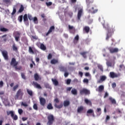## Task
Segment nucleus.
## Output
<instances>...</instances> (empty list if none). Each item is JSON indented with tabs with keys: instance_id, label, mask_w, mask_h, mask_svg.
Listing matches in <instances>:
<instances>
[{
	"instance_id": "39",
	"label": "nucleus",
	"mask_w": 125,
	"mask_h": 125,
	"mask_svg": "<svg viewBox=\"0 0 125 125\" xmlns=\"http://www.w3.org/2000/svg\"><path fill=\"white\" fill-rule=\"evenodd\" d=\"M71 93L74 95H76V94H77V90L76 89H73L71 91Z\"/></svg>"
},
{
	"instance_id": "36",
	"label": "nucleus",
	"mask_w": 125,
	"mask_h": 125,
	"mask_svg": "<svg viewBox=\"0 0 125 125\" xmlns=\"http://www.w3.org/2000/svg\"><path fill=\"white\" fill-rule=\"evenodd\" d=\"M59 69H60V71H61V72H65V71H66V68H65L63 66H60L59 67Z\"/></svg>"
},
{
	"instance_id": "58",
	"label": "nucleus",
	"mask_w": 125,
	"mask_h": 125,
	"mask_svg": "<svg viewBox=\"0 0 125 125\" xmlns=\"http://www.w3.org/2000/svg\"><path fill=\"white\" fill-rule=\"evenodd\" d=\"M21 78L23 79V80H26V77H25V75L24 74V73H21Z\"/></svg>"
},
{
	"instance_id": "30",
	"label": "nucleus",
	"mask_w": 125,
	"mask_h": 125,
	"mask_svg": "<svg viewBox=\"0 0 125 125\" xmlns=\"http://www.w3.org/2000/svg\"><path fill=\"white\" fill-rule=\"evenodd\" d=\"M84 101L86 104H87V105H91V102H90V101L88 100L87 99H85Z\"/></svg>"
},
{
	"instance_id": "45",
	"label": "nucleus",
	"mask_w": 125,
	"mask_h": 125,
	"mask_svg": "<svg viewBox=\"0 0 125 125\" xmlns=\"http://www.w3.org/2000/svg\"><path fill=\"white\" fill-rule=\"evenodd\" d=\"M45 4L47 5V6H50V5H52V2H46Z\"/></svg>"
},
{
	"instance_id": "14",
	"label": "nucleus",
	"mask_w": 125,
	"mask_h": 125,
	"mask_svg": "<svg viewBox=\"0 0 125 125\" xmlns=\"http://www.w3.org/2000/svg\"><path fill=\"white\" fill-rule=\"evenodd\" d=\"M33 85H34L35 87H36V88H38L39 89H41V88H42L41 85L39 84L37 82H33Z\"/></svg>"
},
{
	"instance_id": "61",
	"label": "nucleus",
	"mask_w": 125,
	"mask_h": 125,
	"mask_svg": "<svg viewBox=\"0 0 125 125\" xmlns=\"http://www.w3.org/2000/svg\"><path fill=\"white\" fill-rule=\"evenodd\" d=\"M22 120L23 122H25V121H27V120H28V117H22Z\"/></svg>"
},
{
	"instance_id": "27",
	"label": "nucleus",
	"mask_w": 125,
	"mask_h": 125,
	"mask_svg": "<svg viewBox=\"0 0 125 125\" xmlns=\"http://www.w3.org/2000/svg\"><path fill=\"white\" fill-rule=\"evenodd\" d=\"M40 48L42 50H45V49H46V47H45V46H44L43 43H41L40 45Z\"/></svg>"
},
{
	"instance_id": "13",
	"label": "nucleus",
	"mask_w": 125,
	"mask_h": 125,
	"mask_svg": "<svg viewBox=\"0 0 125 125\" xmlns=\"http://www.w3.org/2000/svg\"><path fill=\"white\" fill-rule=\"evenodd\" d=\"M40 104L42 106H44L45 104V99L43 98H40Z\"/></svg>"
},
{
	"instance_id": "47",
	"label": "nucleus",
	"mask_w": 125,
	"mask_h": 125,
	"mask_svg": "<svg viewBox=\"0 0 125 125\" xmlns=\"http://www.w3.org/2000/svg\"><path fill=\"white\" fill-rule=\"evenodd\" d=\"M120 71H122V70H125V65H124L123 64H121L120 65Z\"/></svg>"
},
{
	"instance_id": "54",
	"label": "nucleus",
	"mask_w": 125,
	"mask_h": 125,
	"mask_svg": "<svg viewBox=\"0 0 125 125\" xmlns=\"http://www.w3.org/2000/svg\"><path fill=\"white\" fill-rule=\"evenodd\" d=\"M85 77H89V78H91V75H90V74L89 73L87 72L85 74Z\"/></svg>"
},
{
	"instance_id": "9",
	"label": "nucleus",
	"mask_w": 125,
	"mask_h": 125,
	"mask_svg": "<svg viewBox=\"0 0 125 125\" xmlns=\"http://www.w3.org/2000/svg\"><path fill=\"white\" fill-rule=\"evenodd\" d=\"M2 54L5 60H8V55L7 51L4 50L2 51Z\"/></svg>"
},
{
	"instance_id": "52",
	"label": "nucleus",
	"mask_w": 125,
	"mask_h": 125,
	"mask_svg": "<svg viewBox=\"0 0 125 125\" xmlns=\"http://www.w3.org/2000/svg\"><path fill=\"white\" fill-rule=\"evenodd\" d=\"M66 84H70L71 83V79H67L66 81Z\"/></svg>"
},
{
	"instance_id": "59",
	"label": "nucleus",
	"mask_w": 125,
	"mask_h": 125,
	"mask_svg": "<svg viewBox=\"0 0 125 125\" xmlns=\"http://www.w3.org/2000/svg\"><path fill=\"white\" fill-rule=\"evenodd\" d=\"M97 112L99 113V115H100L101 114V108H97Z\"/></svg>"
},
{
	"instance_id": "22",
	"label": "nucleus",
	"mask_w": 125,
	"mask_h": 125,
	"mask_svg": "<svg viewBox=\"0 0 125 125\" xmlns=\"http://www.w3.org/2000/svg\"><path fill=\"white\" fill-rule=\"evenodd\" d=\"M54 106L55 107H56V108H57L58 109H60L62 107H63V104H61L60 105H57V104H55Z\"/></svg>"
},
{
	"instance_id": "6",
	"label": "nucleus",
	"mask_w": 125,
	"mask_h": 125,
	"mask_svg": "<svg viewBox=\"0 0 125 125\" xmlns=\"http://www.w3.org/2000/svg\"><path fill=\"white\" fill-rule=\"evenodd\" d=\"M2 102L4 104L5 106H9L10 105V103L8 101L7 99V97L3 96L2 98Z\"/></svg>"
},
{
	"instance_id": "15",
	"label": "nucleus",
	"mask_w": 125,
	"mask_h": 125,
	"mask_svg": "<svg viewBox=\"0 0 125 125\" xmlns=\"http://www.w3.org/2000/svg\"><path fill=\"white\" fill-rule=\"evenodd\" d=\"M7 115L8 116H9V115H10L11 118H12V117H13V116H14L15 115V112L13 111H7Z\"/></svg>"
},
{
	"instance_id": "53",
	"label": "nucleus",
	"mask_w": 125,
	"mask_h": 125,
	"mask_svg": "<svg viewBox=\"0 0 125 125\" xmlns=\"http://www.w3.org/2000/svg\"><path fill=\"white\" fill-rule=\"evenodd\" d=\"M18 20L20 21V22H22V20H23V17L22 16L19 17Z\"/></svg>"
},
{
	"instance_id": "34",
	"label": "nucleus",
	"mask_w": 125,
	"mask_h": 125,
	"mask_svg": "<svg viewBox=\"0 0 125 125\" xmlns=\"http://www.w3.org/2000/svg\"><path fill=\"white\" fill-rule=\"evenodd\" d=\"M97 66H98V68L100 69V70H101V71H102V72H103V66H102V65L98 64Z\"/></svg>"
},
{
	"instance_id": "12",
	"label": "nucleus",
	"mask_w": 125,
	"mask_h": 125,
	"mask_svg": "<svg viewBox=\"0 0 125 125\" xmlns=\"http://www.w3.org/2000/svg\"><path fill=\"white\" fill-rule=\"evenodd\" d=\"M109 77L111 79H114V78H118V75L114 72H111L109 73Z\"/></svg>"
},
{
	"instance_id": "26",
	"label": "nucleus",
	"mask_w": 125,
	"mask_h": 125,
	"mask_svg": "<svg viewBox=\"0 0 125 125\" xmlns=\"http://www.w3.org/2000/svg\"><path fill=\"white\" fill-rule=\"evenodd\" d=\"M106 65L108 67H113L114 66V64H112V63L109 62L108 60H106Z\"/></svg>"
},
{
	"instance_id": "42",
	"label": "nucleus",
	"mask_w": 125,
	"mask_h": 125,
	"mask_svg": "<svg viewBox=\"0 0 125 125\" xmlns=\"http://www.w3.org/2000/svg\"><path fill=\"white\" fill-rule=\"evenodd\" d=\"M0 31L1 32H7V31H8V29L3 27L0 28Z\"/></svg>"
},
{
	"instance_id": "46",
	"label": "nucleus",
	"mask_w": 125,
	"mask_h": 125,
	"mask_svg": "<svg viewBox=\"0 0 125 125\" xmlns=\"http://www.w3.org/2000/svg\"><path fill=\"white\" fill-rule=\"evenodd\" d=\"M33 21L35 24H38V19L37 17H34L33 19Z\"/></svg>"
},
{
	"instance_id": "4",
	"label": "nucleus",
	"mask_w": 125,
	"mask_h": 125,
	"mask_svg": "<svg viewBox=\"0 0 125 125\" xmlns=\"http://www.w3.org/2000/svg\"><path fill=\"white\" fill-rule=\"evenodd\" d=\"M22 97H23V92H22L21 89H19L17 93L15 99L21 100V99H22Z\"/></svg>"
},
{
	"instance_id": "32",
	"label": "nucleus",
	"mask_w": 125,
	"mask_h": 125,
	"mask_svg": "<svg viewBox=\"0 0 125 125\" xmlns=\"http://www.w3.org/2000/svg\"><path fill=\"white\" fill-rule=\"evenodd\" d=\"M83 106H80V107H79L78 108V113H81L82 111H83Z\"/></svg>"
},
{
	"instance_id": "28",
	"label": "nucleus",
	"mask_w": 125,
	"mask_h": 125,
	"mask_svg": "<svg viewBox=\"0 0 125 125\" xmlns=\"http://www.w3.org/2000/svg\"><path fill=\"white\" fill-rule=\"evenodd\" d=\"M109 100L112 104H116V100H115V99H113V98L110 97H109Z\"/></svg>"
},
{
	"instance_id": "50",
	"label": "nucleus",
	"mask_w": 125,
	"mask_h": 125,
	"mask_svg": "<svg viewBox=\"0 0 125 125\" xmlns=\"http://www.w3.org/2000/svg\"><path fill=\"white\" fill-rule=\"evenodd\" d=\"M21 105L24 107H28V104L26 103L22 102Z\"/></svg>"
},
{
	"instance_id": "31",
	"label": "nucleus",
	"mask_w": 125,
	"mask_h": 125,
	"mask_svg": "<svg viewBox=\"0 0 125 125\" xmlns=\"http://www.w3.org/2000/svg\"><path fill=\"white\" fill-rule=\"evenodd\" d=\"M84 101L86 104H87V105H91V102H90V101L88 100L87 99H85Z\"/></svg>"
},
{
	"instance_id": "17",
	"label": "nucleus",
	"mask_w": 125,
	"mask_h": 125,
	"mask_svg": "<svg viewBox=\"0 0 125 125\" xmlns=\"http://www.w3.org/2000/svg\"><path fill=\"white\" fill-rule=\"evenodd\" d=\"M54 29H55V27H54V26H51L49 31L46 33V36H48V35H49V34H50V33H51L52 32V31H53V30H54Z\"/></svg>"
},
{
	"instance_id": "64",
	"label": "nucleus",
	"mask_w": 125,
	"mask_h": 125,
	"mask_svg": "<svg viewBox=\"0 0 125 125\" xmlns=\"http://www.w3.org/2000/svg\"><path fill=\"white\" fill-rule=\"evenodd\" d=\"M108 95H109V94H108L107 92H105L104 96V98H106V97H107Z\"/></svg>"
},
{
	"instance_id": "2",
	"label": "nucleus",
	"mask_w": 125,
	"mask_h": 125,
	"mask_svg": "<svg viewBox=\"0 0 125 125\" xmlns=\"http://www.w3.org/2000/svg\"><path fill=\"white\" fill-rule=\"evenodd\" d=\"M18 11V13H22V11H24V6L22 4H21V6L19 4H16V5L13 6V12L11 13L12 15H14L15 13H16V9H19Z\"/></svg>"
},
{
	"instance_id": "51",
	"label": "nucleus",
	"mask_w": 125,
	"mask_h": 125,
	"mask_svg": "<svg viewBox=\"0 0 125 125\" xmlns=\"http://www.w3.org/2000/svg\"><path fill=\"white\" fill-rule=\"evenodd\" d=\"M87 114H92L93 113V110L92 109H89L87 112Z\"/></svg>"
},
{
	"instance_id": "40",
	"label": "nucleus",
	"mask_w": 125,
	"mask_h": 125,
	"mask_svg": "<svg viewBox=\"0 0 125 125\" xmlns=\"http://www.w3.org/2000/svg\"><path fill=\"white\" fill-rule=\"evenodd\" d=\"M12 118H13V119L14 120V121H17V120H18V116H17V115L15 114L13 115V117H12Z\"/></svg>"
},
{
	"instance_id": "21",
	"label": "nucleus",
	"mask_w": 125,
	"mask_h": 125,
	"mask_svg": "<svg viewBox=\"0 0 125 125\" xmlns=\"http://www.w3.org/2000/svg\"><path fill=\"white\" fill-rule=\"evenodd\" d=\"M52 82L55 86H57L58 84V81L56 79H52Z\"/></svg>"
},
{
	"instance_id": "10",
	"label": "nucleus",
	"mask_w": 125,
	"mask_h": 125,
	"mask_svg": "<svg viewBox=\"0 0 125 125\" xmlns=\"http://www.w3.org/2000/svg\"><path fill=\"white\" fill-rule=\"evenodd\" d=\"M68 29H69V32L71 34H75V32H76V29H75V27H74V26L69 25Z\"/></svg>"
},
{
	"instance_id": "43",
	"label": "nucleus",
	"mask_w": 125,
	"mask_h": 125,
	"mask_svg": "<svg viewBox=\"0 0 125 125\" xmlns=\"http://www.w3.org/2000/svg\"><path fill=\"white\" fill-rule=\"evenodd\" d=\"M12 48L14 51H17V47L15 45V44L13 45Z\"/></svg>"
},
{
	"instance_id": "37",
	"label": "nucleus",
	"mask_w": 125,
	"mask_h": 125,
	"mask_svg": "<svg viewBox=\"0 0 125 125\" xmlns=\"http://www.w3.org/2000/svg\"><path fill=\"white\" fill-rule=\"evenodd\" d=\"M27 93H28V94L30 95V96H32V95H33V91L32 90L27 89Z\"/></svg>"
},
{
	"instance_id": "7",
	"label": "nucleus",
	"mask_w": 125,
	"mask_h": 125,
	"mask_svg": "<svg viewBox=\"0 0 125 125\" xmlns=\"http://www.w3.org/2000/svg\"><path fill=\"white\" fill-rule=\"evenodd\" d=\"M106 79H107V77H106V76H104V75L101 76H100V80H99L97 81V83H103V82H104Z\"/></svg>"
},
{
	"instance_id": "8",
	"label": "nucleus",
	"mask_w": 125,
	"mask_h": 125,
	"mask_svg": "<svg viewBox=\"0 0 125 125\" xmlns=\"http://www.w3.org/2000/svg\"><path fill=\"white\" fill-rule=\"evenodd\" d=\"M80 93L81 94H89L90 93V91L87 89L83 88L80 91Z\"/></svg>"
},
{
	"instance_id": "35",
	"label": "nucleus",
	"mask_w": 125,
	"mask_h": 125,
	"mask_svg": "<svg viewBox=\"0 0 125 125\" xmlns=\"http://www.w3.org/2000/svg\"><path fill=\"white\" fill-rule=\"evenodd\" d=\"M28 51L29 53H31V54H34V51L33 50V49L32 48V47H31V46L29 47Z\"/></svg>"
},
{
	"instance_id": "48",
	"label": "nucleus",
	"mask_w": 125,
	"mask_h": 125,
	"mask_svg": "<svg viewBox=\"0 0 125 125\" xmlns=\"http://www.w3.org/2000/svg\"><path fill=\"white\" fill-rule=\"evenodd\" d=\"M81 54L83 56V57H84V58H86V56L85 55V54H86V52H84L83 53H81Z\"/></svg>"
},
{
	"instance_id": "49",
	"label": "nucleus",
	"mask_w": 125,
	"mask_h": 125,
	"mask_svg": "<svg viewBox=\"0 0 125 125\" xmlns=\"http://www.w3.org/2000/svg\"><path fill=\"white\" fill-rule=\"evenodd\" d=\"M18 113L20 115H22L23 113V110L22 109H19Z\"/></svg>"
},
{
	"instance_id": "3",
	"label": "nucleus",
	"mask_w": 125,
	"mask_h": 125,
	"mask_svg": "<svg viewBox=\"0 0 125 125\" xmlns=\"http://www.w3.org/2000/svg\"><path fill=\"white\" fill-rule=\"evenodd\" d=\"M11 66H12L13 67H15L16 70H21V67L19 66V67H17V65H18V62H16V60L15 58H12L11 62Z\"/></svg>"
},
{
	"instance_id": "60",
	"label": "nucleus",
	"mask_w": 125,
	"mask_h": 125,
	"mask_svg": "<svg viewBox=\"0 0 125 125\" xmlns=\"http://www.w3.org/2000/svg\"><path fill=\"white\" fill-rule=\"evenodd\" d=\"M116 83H113L112 84V87H113V88H115V87H116Z\"/></svg>"
},
{
	"instance_id": "33",
	"label": "nucleus",
	"mask_w": 125,
	"mask_h": 125,
	"mask_svg": "<svg viewBox=\"0 0 125 125\" xmlns=\"http://www.w3.org/2000/svg\"><path fill=\"white\" fill-rule=\"evenodd\" d=\"M58 62V61L57 60L53 59L51 61V64H56Z\"/></svg>"
},
{
	"instance_id": "1",
	"label": "nucleus",
	"mask_w": 125,
	"mask_h": 125,
	"mask_svg": "<svg viewBox=\"0 0 125 125\" xmlns=\"http://www.w3.org/2000/svg\"><path fill=\"white\" fill-rule=\"evenodd\" d=\"M99 21L102 24L104 28L107 31L106 40L108 41V40H109V38H110V37L112 36V35H113V32L115 31V25H112L111 27H110L109 26V24L108 23L105 24L104 17L102 16L99 18Z\"/></svg>"
},
{
	"instance_id": "24",
	"label": "nucleus",
	"mask_w": 125,
	"mask_h": 125,
	"mask_svg": "<svg viewBox=\"0 0 125 125\" xmlns=\"http://www.w3.org/2000/svg\"><path fill=\"white\" fill-rule=\"evenodd\" d=\"M47 108L48 109V110H52V109H53V107L52 106V105L51 103H49L47 105Z\"/></svg>"
},
{
	"instance_id": "44",
	"label": "nucleus",
	"mask_w": 125,
	"mask_h": 125,
	"mask_svg": "<svg viewBox=\"0 0 125 125\" xmlns=\"http://www.w3.org/2000/svg\"><path fill=\"white\" fill-rule=\"evenodd\" d=\"M33 109L36 110V111L38 110V105L37 104H34L33 105Z\"/></svg>"
},
{
	"instance_id": "19",
	"label": "nucleus",
	"mask_w": 125,
	"mask_h": 125,
	"mask_svg": "<svg viewBox=\"0 0 125 125\" xmlns=\"http://www.w3.org/2000/svg\"><path fill=\"white\" fill-rule=\"evenodd\" d=\"M83 14V9H79L77 16H82Z\"/></svg>"
},
{
	"instance_id": "56",
	"label": "nucleus",
	"mask_w": 125,
	"mask_h": 125,
	"mask_svg": "<svg viewBox=\"0 0 125 125\" xmlns=\"http://www.w3.org/2000/svg\"><path fill=\"white\" fill-rule=\"evenodd\" d=\"M23 20H24V22H26V21H28V17L24 16L23 17Z\"/></svg>"
},
{
	"instance_id": "57",
	"label": "nucleus",
	"mask_w": 125,
	"mask_h": 125,
	"mask_svg": "<svg viewBox=\"0 0 125 125\" xmlns=\"http://www.w3.org/2000/svg\"><path fill=\"white\" fill-rule=\"evenodd\" d=\"M17 88H18V84L16 85L15 86H14L13 87V90L14 91H15V90H16V89H17Z\"/></svg>"
},
{
	"instance_id": "18",
	"label": "nucleus",
	"mask_w": 125,
	"mask_h": 125,
	"mask_svg": "<svg viewBox=\"0 0 125 125\" xmlns=\"http://www.w3.org/2000/svg\"><path fill=\"white\" fill-rule=\"evenodd\" d=\"M15 39L16 41V42H18L19 40V38L20 37V34H19V32H17L15 33Z\"/></svg>"
},
{
	"instance_id": "11",
	"label": "nucleus",
	"mask_w": 125,
	"mask_h": 125,
	"mask_svg": "<svg viewBox=\"0 0 125 125\" xmlns=\"http://www.w3.org/2000/svg\"><path fill=\"white\" fill-rule=\"evenodd\" d=\"M109 50L110 53H115L116 52H119V49L117 48H109Z\"/></svg>"
},
{
	"instance_id": "23",
	"label": "nucleus",
	"mask_w": 125,
	"mask_h": 125,
	"mask_svg": "<svg viewBox=\"0 0 125 125\" xmlns=\"http://www.w3.org/2000/svg\"><path fill=\"white\" fill-rule=\"evenodd\" d=\"M70 104V102L69 101H65L63 103V105L64 107H67Z\"/></svg>"
},
{
	"instance_id": "62",
	"label": "nucleus",
	"mask_w": 125,
	"mask_h": 125,
	"mask_svg": "<svg viewBox=\"0 0 125 125\" xmlns=\"http://www.w3.org/2000/svg\"><path fill=\"white\" fill-rule=\"evenodd\" d=\"M64 76L65 78H67L69 76V73L68 72H65Z\"/></svg>"
},
{
	"instance_id": "29",
	"label": "nucleus",
	"mask_w": 125,
	"mask_h": 125,
	"mask_svg": "<svg viewBox=\"0 0 125 125\" xmlns=\"http://www.w3.org/2000/svg\"><path fill=\"white\" fill-rule=\"evenodd\" d=\"M78 41H79V35H77L74 40V43H77L78 42Z\"/></svg>"
},
{
	"instance_id": "55",
	"label": "nucleus",
	"mask_w": 125,
	"mask_h": 125,
	"mask_svg": "<svg viewBox=\"0 0 125 125\" xmlns=\"http://www.w3.org/2000/svg\"><path fill=\"white\" fill-rule=\"evenodd\" d=\"M83 82L86 83H88V79H84L83 80Z\"/></svg>"
},
{
	"instance_id": "41",
	"label": "nucleus",
	"mask_w": 125,
	"mask_h": 125,
	"mask_svg": "<svg viewBox=\"0 0 125 125\" xmlns=\"http://www.w3.org/2000/svg\"><path fill=\"white\" fill-rule=\"evenodd\" d=\"M1 40H3L4 42H6V35H5L1 37Z\"/></svg>"
},
{
	"instance_id": "16",
	"label": "nucleus",
	"mask_w": 125,
	"mask_h": 125,
	"mask_svg": "<svg viewBox=\"0 0 125 125\" xmlns=\"http://www.w3.org/2000/svg\"><path fill=\"white\" fill-rule=\"evenodd\" d=\"M104 90V86L103 85L99 86L98 89H96L97 91H99V92H102Z\"/></svg>"
},
{
	"instance_id": "38",
	"label": "nucleus",
	"mask_w": 125,
	"mask_h": 125,
	"mask_svg": "<svg viewBox=\"0 0 125 125\" xmlns=\"http://www.w3.org/2000/svg\"><path fill=\"white\" fill-rule=\"evenodd\" d=\"M34 78L35 81H38L39 80V79H40V77H39V75H38L37 74H35L34 75Z\"/></svg>"
},
{
	"instance_id": "20",
	"label": "nucleus",
	"mask_w": 125,
	"mask_h": 125,
	"mask_svg": "<svg viewBox=\"0 0 125 125\" xmlns=\"http://www.w3.org/2000/svg\"><path fill=\"white\" fill-rule=\"evenodd\" d=\"M90 28L88 26H85L83 28V31L85 32L87 34L89 33Z\"/></svg>"
},
{
	"instance_id": "5",
	"label": "nucleus",
	"mask_w": 125,
	"mask_h": 125,
	"mask_svg": "<svg viewBox=\"0 0 125 125\" xmlns=\"http://www.w3.org/2000/svg\"><path fill=\"white\" fill-rule=\"evenodd\" d=\"M48 122L47 123V125H51L53 124L54 121V117L53 115H50L48 116Z\"/></svg>"
},
{
	"instance_id": "63",
	"label": "nucleus",
	"mask_w": 125,
	"mask_h": 125,
	"mask_svg": "<svg viewBox=\"0 0 125 125\" xmlns=\"http://www.w3.org/2000/svg\"><path fill=\"white\" fill-rule=\"evenodd\" d=\"M52 58V55H51V54H49L48 56V59H51Z\"/></svg>"
},
{
	"instance_id": "25",
	"label": "nucleus",
	"mask_w": 125,
	"mask_h": 125,
	"mask_svg": "<svg viewBox=\"0 0 125 125\" xmlns=\"http://www.w3.org/2000/svg\"><path fill=\"white\" fill-rule=\"evenodd\" d=\"M3 2L6 4H10L11 3V0H2Z\"/></svg>"
}]
</instances>
